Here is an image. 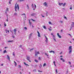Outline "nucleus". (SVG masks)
<instances>
[{
  "label": "nucleus",
  "instance_id": "f257e3e1",
  "mask_svg": "<svg viewBox=\"0 0 74 74\" xmlns=\"http://www.w3.org/2000/svg\"><path fill=\"white\" fill-rule=\"evenodd\" d=\"M72 46H70L69 47V53H71L72 52Z\"/></svg>",
  "mask_w": 74,
  "mask_h": 74
},
{
  "label": "nucleus",
  "instance_id": "f03ea898",
  "mask_svg": "<svg viewBox=\"0 0 74 74\" xmlns=\"http://www.w3.org/2000/svg\"><path fill=\"white\" fill-rule=\"evenodd\" d=\"M30 56H27V59L28 60L29 62H32V61L30 60Z\"/></svg>",
  "mask_w": 74,
  "mask_h": 74
},
{
  "label": "nucleus",
  "instance_id": "7ed1b4c3",
  "mask_svg": "<svg viewBox=\"0 0 74 74\" xmlns=\"http://www.w3.org/2000/svg\"><path fill=\"white\" fill-rule=\"evenodd\" d=\"M16 4H17V3H16L15 5V8H14L15 9V11H16V12L17 11V10H16V9L17 8V6H16Z\"/></svg>",
  "mask_w": 74,
  "mask_h": 74
},
{
  "label": "nucleus",
  "instance_id": "20e7f679",
  "mask_svg": "<svg viewBox=\"0 0 74 74\" xmlns=\"http://www.w3.org/2000/svg\"><path fill=\"white\" fill-rule=\"evenodd\" d=\"M16 30H17L16 29H14L13 30V31H14V34H15V35H16Z\"/></svg>",
  "mask_w": 74,
  "mask_h": 74
},
{
  "label": "nucleus",
  "instance_id": "39448f33",
  "mask_svg": "<svg viewBox=\"0 0 74 74\" xmlns=\"http://www.w3.org/2000/svg\"><path fill=\"white\" fill-rule=\"evenodd\" d=\"M44 5H45V7H48V6H47V2H45L44 3Z\"/></svg>",
  "mask_w": 74,
  "mask_h": 74
},
{
  "label": "nucleus",
  "instance_id": "423d86ee",
  "mask_svg": "<svg viewBox=\"0 0 74 74\" xmlns=\"http://www.w3.org/2000/svg\"><path fill=\"white\" fill-rule=\"evenodd\" d=\"M36 15V13H33L31 14V16H34V15Z\"/></svg>",
  "mask_w": 74,
  "mask_h": 74
},
{
  "label": "nucleus",
  "instance_id": "0eeeda50",
  "mask_svg": "<svg viewBox=\"0 0 74 74\" xmlns=\"http://www.w3.org/2000/svg\"><path fill=\"white\" fill-rule=\"evenodd\" d=\"M7 57L8 58V59L10 60V56H9L8 55H7Z\"/></svg>",
  "mask_w": 74,
  "mask_h": 74
},
{
  "label": "nucleus",
  "instance_id": "6e6552de",
  "mask_svg": "<svg viewBox=\"0 0 74 74\" xmlns=\"http://www.w3.org/2000/svg\"><path fill=\"white\" fill-rule=\"evenodd\" d=\"M49 52L50 53H52V52L53 53H55V51H53L52 50H51V51H49Z\"/></svg>",
  "mask_w": 74,
  "mask_h": 74
},
{
  "label": "nucleus",
  "instance_id": "1a4fd4ad",
  "mask_svg": "<svg viewBox=\"0 0 74 74\" xmlns=\"http://www.w3.org/2000/svg\"><path fill=\"white\" fill-rule=\"evenodd\" d=\"M17 7H18L17 9L18 11V10H19V5H17Z\"/></svg>",
  "mask_w": 74,
  "mask_h": 74
},
{
  "label": "nucleus",
  "instance_id": "9d476101",
  "mask_svg": "<svg viewBox=\"0 0 74 74\" xmlns=\"http://www.w3.org/2000/svg\"><path fill=\"white\" fill-rule=\"evenodd\" d=\"M71 26L73 27L74 26V22L72 23V24L71 25Z\"/></svg>",
  "mask_w": 74,
  "mask_h": 74
},
{
  "label": "nucleus",
  "instance_id": "9b49d317",
  "mask_svg": "<svg viewBox=\"0 0 74 74\" xmlns=\"http://www.w3.org/2000/svg\"><path fill=\"white\" fill-rule=\"evenodd\" d=\"M62 4H63V3H59V5H62Z\"/></svg>",
  "mask_w": 74,
  "mask_h": 74
},
{
  "label": "nucleus",
  "instance_id": "f8f14e48",
  "mask_svg": "<svg viewBox=\"0 0 74 74\" xmlns=\"http://www.w3.org/2000/svg\"><path fill=\"white\" fill-rule=\"evenodd\" d=\"M34 61L35 62H36V63L38 62V61L37 60H35Z\"/></svg>",
  "mask_w": 74,
  "mask_h": 74
},
{
  "label": "nucleus",
  "instance_id": "ddd939ff",
  "mask_svg": "<svg viewBox=\"0 0 74 74\" xmlns=\"http://www.w3.org/2000/svg\"><path fill=\"white\" fill-rule=\"evenodd\" d=\"M43 28H44V29H47V28L46 27H45V26H43Z\"/></svg>",
  "mask_w": 74,
  "mask_h": 74
},
{
  "label": "nucleus",
  "instance_id": "4468645a",
  "mask_svg": "<svg viewBox=\"0 0 74 74\" xmlns=\"http://www.w3.org/2000/svg\"><path fill=\"white\" fill-rule=\"evenodd\" d=\"M46 63H45L43 65V67H45V66H46Z\"/></svg>",
  "mask_w": 74,
  "mask_h": 74
},
{
  "label": "nucleus",
  "instance_id": "2eb2a0df",
  "mask_svg": "<svg viewBox=\"0 0 74 74\" xmlns=\"http://www.w3.org/2000/svg\"><path fill=\"white\" fill-rule=\"evenodd\" d=\"M66 3H64L63 5V7H64L66 5Z\"/></svg>",
  "mask_w": 74,
  "mask_h": 74
},
{
  "label": "nucleus",
  "instance_id": "dca6fc26",
  "mask_svg": "<svg viewBox=\"0 0 74 74\" xmlns=\"http://www.w3.org/2000/svg\"><path fill=\"white\" fill-rule=\"evenodd\" d=\"M29 23L30 25H32V23H30V20H29Z\"/></svg>",
  "mask_w": 74,
  "mask_h": 74
},
{
  "label": "nucleus",
  "instance_id": "f3484780",
  "mask_svg": "<svg viewBox=\"0 0 74 74\" xmlns=\"http://www.w3.org/2000/svg\"><path fill=\"white\" fill-rule=\"evenodd\" d=\"M38 36L39 37H41V36H40V33H39V34H38Z\"/></svg>",
  "mask_w": 74,
  "mask_h": 74
},
{
  "label": "nucleus",
  "instance_id": "a211bd4d",
  "mask_svg": "<svg viewBox=\"0 0 74 74\" xmlns=\"http://www.w3.org/2000/svg\"><path fill=\"white\" fill-rule=\"evenodd\" d=\"M27 8L28 9H29V5H27Z\"/></svg>",
  "mask_w": 74,
  "mask_h": 74
},
{
  "label": "nucleus",
  "instance_id": "6ab92c4d",
  "mask_svg": "<svg viewBox=\"0 0 74 74\" xmlns=\"http://www.w3.org/2000/svg\"><path fill=\"white\" fill-rule=\"evenodd\" d=\"M7 52V51L6 50H5L3 52V53H6Z\"/></svg>",
  "mask_w": 74,
  "mask_h": 74
},
{
  "label": "nucleus",
  "instance_id": "aec40b11",
  "mask_svg": "<svg viewBox=\"0 0 74 74\" xmlns=\"http://www.w3.org/2000/svg\"><path fill=\"white\" fill-rule=\"evenodd\" d=\"M14 64L16 66V62L15 61H14Z\"/></svg>",
  "mask_w": 74,
  "mask_h": 74
},
{
  "label": "nucleus",
  "instance_id": "412c9836",
  "mask_svg": "<svg viewBox=\"0 0 74 74\" xmlns=\"http://www.w3.org/2000/svg\"><path fill=\"white\" fill-rule=\"evenodd\" d=\"M32 8H34V5H33V3H32Z\"/></svg>",
  "mask_w": 74,
  "mask_h": 74
},
{
  "label": "nucleus",
  "instance_id": "4be33fe9",
  "mask_svg": "<svg viewBox=\"0 0 74 74\" xmlns=\"http://www.w3.org/2000/svg\"><path fill=\"white\" fill-rule=\"evenodd\" d=\"M46 40H45V41L47 43L48 42V39L47 38L46 39Z\"/></svg>",
  "mask_w": 74,
  "mask_h": 74
},
{
  "label": "nucleus",
  "instance_id": "5701e85b",
  "mask_svg": "<svg viewBox=\"0 0 74 74\" xmlns=\"http://www.w3.org/2000/svg\"><path fill=\"white\" fill-rule=\"evenodd\" d=\"M25 0H19V2H21L22 1H24Z\"/></svg>",
  "mask_w": 74,
  "mask_h": 74
},
{
  "label": "nucleus",
  "instance_id": "b1692460",
  "mask_svg": "<svg viewBox=\"0 0 74 74\" xmlns=\"http://www.w3.org/2000/svg\"><path fill=\"white\" fill-rule=\"evenodd\" d=\"M58 36V37H59V38H61L62 37V36H61L60 35H59V36Z\"/></svg>",
  "mask_w": 74,
  "mask_h": 74
},
{
  "label": "nucleus",
  "instance_id": "393cba45",
  "mask_svg": "<svg viewBox=\"0 0 74 74\" xmlns=\"http://www.w3.org/2000/svg\"><path fill=\"white\" fill-rule=\"evenodd\" d=\"M64 19H67V17H66L65 16H64Z\"/></svg>",
  "mask_w": 74,
  "mask_h": 74
},
{
  "label": "nucleus",
  "instance_id": "a878e982",
  "mask_svg": "<svg viewBox=\"0 0 74 74\" xmlns=\"http://www.w3.org/2000/svg\"><path fill=\"white\" fill-rule=\"evenodd\" d=\"M12 40H9V41H8V42H12Z\"/></svg>",
  "mask_w": 74,
  "mask_h": 74
},
{
  "label": "nucleus",
  "instance_id": "bb28decb",
  "mask_svg": "<svg viewBox=\"0 0 74 74\" xmlns=\"http://www.w3.org/2000/svg\"><path fill=\"white\" fill-rule=\"evenodd\" d=\"M12 1H11V0H10L9 2V3L10 4H11V2Z\"/></svg>",
  "mask_w": 74,
  "mask_h": 74
},
{
  "label": "nucleus",
  "instance_id": "cd10ccee",
  "mask_svg": "<svg viewBox=\"0 0 74 74\" xmlns=\"http://www.w3.org/2000/svg\"><path fill=\"white\" fill-rule=\"evenodd\" d=\"M36 53L37 54H40V53L39 52V51H38L36 52Z\"/></svg>",
  "mask_w": 74,
  "mask_h": 74
},
{
  "label": "nucleus",
  "instance_id": "c85d7f7f",
  "mask_svg": "<svg viewBox=\"0 0 74 74\" xmlns=\"http://www.w3.org/2000/svg\"><path fill=\"white\" fill-rule=\"evenodd\" d=\"M53 39L54 40V41H56V39H55V38H53Z\"/></svg>",
  "mask_w": 74,
  "mask_h": 74
},
{
  "label": "nucleus",
  "instance_id": "c756f323",
  "mask_svg": "<svg viewBox=\"0 0 74 74\" xmlns=\"http://www.w3.org/2000/svg\"><path fill=\"white\" fill-rule=\"evenodd\" d=\"M33 71H34L35 72H36V69H34Z\"/></svg>",
  "mask_w": 74,
  "mask_h": 74
},
{
  "label": "nucleus",
  "instance_id": "7c9ffc66",
  "mask_svg": "<svg viewBox=\"0 0 74 74\" xmlns=\"http://www.w3.org/2000/svg\"><path fill=\"white\" fill-rule=\"evenodd\" d=\"M62 61L63 62H65V60H64V59H63V60H62Z\"/></svg>",
  "mask_w": 74,
  "mask_h": 74
},
{
  "label": "nucleus",
  "instance_id": "2f4dec72",
  "mask_svg": "<svg viewBox=\"0 0 74 74\" xmlns=\"http://www.w3.org/2000/svg\"><path fill=\"white\" fill-rule=\"evenodd\" d=\"M38 71V72H40V73H42V71H39V70Z\"/></svg>",
  "mask_w": 74,
  "mask_h": 74
},
{
  "label": "nucleus",
  "instance_id": "473e14b6",
  "mask_svg": "<svg viewBox=\"0 0 74 74\" xmlns=\"http://www.w3.org/2000/svg\"><path fill=\"white\" fill-rule=\"evenodd\" d=\"M13 55L14 56H15V54H14V52L13 53Z\"/></svg>",
  "mask_w": 74,
  "mask_h": 74
},
{
  "label": "nucleus",
  "instance_id": "72a5a7b5",
  "mask_svg": "<svg viewBox=\"0 0 74 74\" xmlns=\"http://www.w3.org/2000/svg\"><path fill=\"white\" fill-rule=\"evenodd\" d=\"M37 66V65L36 64L34 66V67H36Z\"/></svg>",
  "mask_w": 74,
  "mask_h": 74
},
{
  "label": "nucleus",
  "instance_id": "f704fd0d",
  "mask_svg": "<svg viewBox=\"0 0 74 74\" xmlns=\"http://www.w3.org/2000/svg\"><path fill=\"white\" fill-rule=\"evenodd\" d=\"M31 20H32V21H33V22H34V21H36V20H33V19H31Z\"/></svg>",
  "mask_w": 74,
  "mask_h": 74
},
{
  "label": "nucleus",
  "instance_id": "c9c22d12",
  "mask_svg": "<svg viewBox=\"0 0 74 74\" xmlns=\"http://www.w3.org/2000/svg\"><path fill=\"white\" fill-rule=\"evenodd\" d=\"M4 26H7V25H6V24H5V23H4Z\"/></svg>",
  "mask_w": 74,
  "mask_h": 74
},
{
  "label": "nucleus",
  "instance_id": "e433bc0d",
  "mask_svg": "<svg viewBox=\"0 0 74 74\" xmlns=\"http://www.w3.org/2000/svg\"><path fill=\"white\" fill-rule=\"evenodd\" d=\"M56 71L57 73H58V70H57V69L56 70Z\"/></svg>",
  "mask_w": 74,
  "mask_h": 74
},
{
  "label": "nucleus",
  "instance_id": "4c0bfd02",
  "mask_svg": "<svg viewBox=\"0 0 74 74\" xmlns=\"http://www.w3.org/2000/svg\"><path fill=\"white\" fill-rule=\"evenodd\" d=\"M34 48H33V49H31L30 50V51H33V50Z\"/></svg>",
  "mask_w": 74,
  "mask_h": 74
},
{
  "label": "nucleus",
  "instance_id": "58836bf2",
  "mask_svg": "<svg viewBox=\"0 0 74 74\" xmlns=\"http://www.w3.org/2000/svg\"><path fill=\"white\" fill-rule=\"evenodd\" d=\"M18 67L19 68H21V65H19Z\"/></svg>",
  "mask_w": 74,
  "mask_h": 74
},
{
  "label": "nucleus",
  "instance_id": "ea45409f",
  "mask_svg": "<svg viewBox=\"0 0 74 74\" xmlns=\"http://www.w3.org/2000/svg\"><path fill=\"white\" fill-rule=\"evenodd\" d=\"M24 29H25V30H27V27H24Z\"/></svg>",
  "mask_w": 74,
  "mask_h": 74
},
{
  "label": "nucleus",
  "instance_id": "a19ab883",
  "mask_svg": "<svg viewBox=\"0 0 74 74\" xmlns=\"http://www.w3.org/2000/svg\"><path fill=\"white\" fill-rule=\"evenodd\" d=\"M68 35H69V36H70L71 37V34H68Z\"/></svg>",
  "mask_w": 74,
  "mask_h": 74
},
{
  "label": "nucleus",
  "instance_id": "79ce46f5",
  "mask_svg": "<svg viewBox=\"0 0 74 74\" xmlns=\"http://www.w3.org/2000/svg\"><path fill=\"white\" fill-rule=\"evenodd\" d=\"M34 6H35V8H36V4L34 5Z\"/></svg>",
  "mask_w": 74,
  "mask_h": 74
},
{
  "label": "nucleus",
  "instance_id": "37998d69",
  "mask_svg": "<svg viewBox=\"0 0 74 74\" xmlns=\"http://www.w3.org/2000/svg\"><path fill=\"white\" fill-rule=\"evenodd\" d=\"M57 36H59V33H58L57 34Z\"/></svg>",
  "mask_w": 74,
  "mask_h": 74
},
{
  "label": "nucleus",
  "instance_id": "c03bdc74",
  "mask_svg": "<svg viewBox=\"0 0 74 74\" xmlns=\"http://www.w3.org/2000/svg\"><path fill=\"white\" fill-rule=\"evenodd\" d=\"M49 24L50 25L51 24V22H49Z\"/></svg>",
  "mask_w": 74,
  "mask_h": 74
},
{
  "label": "nucleus",
  "instance_id": "a18cd8bd",
  "mask_svg": "<svg viewBox=\"0 0 74 74\" xmlns=\"http://www.w3.org/2000/svg\"><path fill=\"white\" fill-rule=\"evenodd\" d=\"M32 36H30V35H29V38H31V37Z\"/></svg>",
  "mask_w": 74,
  "mask_h": 74
},
{
  "label": "nucleus",
  "instance_id": "49530a36",
  "mask_svg": "<svg viewBox=\"0 0 74 74\" xmlns=\"http://www.w3.org/2000/svg\"><path fill=\"white\" fill-rule=\"evenodd\" d=\"M35 56H37V53H35Z\"/></svg>",
  "mask_w": 74,
  "mask_h": 74
},
{
  "label": "nucleus",
  "instance_id": "de8ad7c7",
  "mask_svg": "<svg viewBox=\"0 0 74 74\" xmlns=\"http://www.w3.org/2000/svg\"><path fill=\"white\" fill-rule=\"evenodd\" d=\"M14 15H17V13H16V12L15 13H14Z\"/></svg>",
  "mask_w": 74,
  "mask_h": 74
},
{
  "label": "nucleus",
  "instance_id": "09e8293b",
  "mask_svg": "<svg viewBox=\"0 0 74 74\" xmlns=\"http://www.w3.org/2000/svg\"><path fill=\"white\" fill-rule=\"evenodd\" d=\"M32 34H33L32 33H31V34H30V35L31 36H32Z\"/></svg>",
  "mask_w": 74,
  "mask_h": 74
},
{
  "label": "nucleus",
  "instance_id": "8fccbe9b",
  "mask_svg": "<svg viewBox=\"0 0 74 74\" xmlns=\"http://www.w3.org/2000/svg\"><path fill=\"white\" fill-rule=\"evenodd\" d=\"M63 59V58H62L60 59V60H62Z\"/></svg>",
  "mask_w": 74,
  "mask_h": 74
},
{
  "label": "nucleus",
  "instance_id": "3c124183",
  "mask_svg": "<svg viewBox=\"0 0 74 74\" xmlns=\"http://www.w3.org/2000/svg\"><path fill=\"white\" fill-rule=\"evenodd\" d=\"M41 60V58L39 57V60Z\"/></svg>",
  "mask_w": 74,
  "mask_h": 74
},
{
  "label": "nucleus",
  "instance_id": "603ef678",
  "mask_svg": "<svg viewBox=\"0 0 74 74\" xmlns=\"http://www.w3.org/2000/svg\"><path fill=\"white\" fill-rule=\"evenodd\" d=\"M8 18H7V19L6 20V21H7V22H8Z\"/></svg>",
  "mask_w": 74,
  "mask_h": 74
},
{
  "label": "nucleus",
  "instance_id": "864d4df0",
  "mask_svg": "<svg viewBox=\"0 0 74 74\" xmlns=\"http://www.w3.org/2000/svg\"><path fill=\"white\" fill-rule=\"evenodd\" d=\"M6 11H8V8H7Z\"/></svg>",
  "mask_w": 74,
  "mask_h": 74
},
{
  "label": "nucleus",
  "instance_id": "5fc2aeb1",
  "mask_svg": "<svg viewBox=\"0 0 74 74\" xmlns=\"http://www.w3.org/2000/svg\"><path fill=\"white\" fill-rule=\"evenodd\" d=\"M55 63H56V62H55V61H54L53 62V63L54 64H55Z\"/></svg>",
  "mask_w": 74,
  "mask_h": 74
},
{
  "label": "nucleus",
  "instance_id": "6e6d98bb",
  "mask_svg": "<svg viewBox=\"0 0 74 74\" xmlns=\"http://www.w3.org/2000/svg\"><path fill=\"white\" fill-rule=\"evenodd\" d=\"M69 64H71V62H69Z\"/></svg>",
  "mask_w": 74,
  "mask_h": 74
},
{
  "label": "nucleus",
  "instance_id": "4d7b16f0",
  "mask_svg": "<svg viewBox=\"0 0 74 74\" xmlns=\"http://www.w3.org/2000/svg\"><path fill=\"white\" fill-rule=\"evenodd\" d=\"M24 64H25V65H26V63H25V62H24Z\"/></svg>",
  "mask_w": 74,
  "mask_h": 74
},
{
  "label": "nucleus",
  "instance_id": "13d9d810",
  "mask_svg": "<svg viewBox=\"0 0 74 74\" xmlns=\"http://www.w3.org/2000/svg\"><path fill=\"white\" fill-rule=\"evenodd\" d=\"M70 10H72V8H71H71H70Z\"/></svg>",
  "mask_w": 74,
  "mask_h": 74
},
{
  "label": "nucleus",
  "instance_id": "bf43d9fd",
  "mask_svg": "<svg viewBox=\"0 0 74 74\" xmlns=\"http://www.w3.org/2000/svg\"><path fill=\"white\" fill-rule=\"evenodd\" d=\"M41 15H42V17H45L44 16L42 15V14Z\"/></svg>",
  "mask_w": 74,
  "mask_h": 74
},
{
  "label": "nucleus",
  "instance_id": "052dcab7",
  "mask_svg": "<svg viewBox=\"0 0 74 74\" xmlns=\"http://www.w3.org/2000/svg\"><path fill=\"white\" fill-rule=\"evenodd\" d=\"M5 31L6 32V33H7V29H6Z\"/></svg>",
  "mask_w": 74,
  "mask_h": 74
},
{
  "label": "nucleus",
  "instance_id": "680f3d73",
  "mask_svg": "<svg viewBox=\"0 0 74 74\" xmlns=\"http://www.w3.org/2000/svg\"><path fill=\"white\" fill-rule=\"evenodd\" d=\"M22 45H20L19 46V47H20V48H21V47H22Z\"/></svg>",
  "mask_w": 74,
  "mask_h": 74
},
{
  "label": "nucleus",
  "instance_id": "e2e57ef3",
  "mask_svg": "<svg viewBox=\"0 0 74 74\" xmlns=\"http://www.w3.org/2000/svg\"><path fill=\"white\" fill-rule=\"evenodd\" d=\"M49 29L50 31H51V30H52V29Z\"/></svg>",
  "mask_w": 74,
  "mask_h": 74
},
{
  "label": "nucleus",
  "instance_id": "0e129e2a",
  "mask_svg": "<svg viewBox=\"0 0 74 74\" xmlns=\"http://www.w3.org/2000/svg\"><path fill=\"white\" fill-rule=\"evenodd\" d=\"M37 33H38V34H39L40 33L39 32H38V31H37Z\"/></svg>",
  "mask_w": 74,
  "mask_h": 74
},
{
  "label": "nucleus",
  "instance_id": "69168bd1",
  "mask_svg": "<svg viewBox=\"0 0 74 74\" xmlns=\"http://www.w3.org/2000/svg\"><path fill=\"white\" fill-rule=\"evenodd\" d=\"M31 66H32V67H33V66H33V65H32H32H31Z\"/></svg>",
  "mask_w": 74,
  "mask_h": 74
},
{
  "label": "nucleus",
  "instance_id": "338daca9",
  "mask_svg": "<svg viewBox=\"0 0 74 74\" xmlns=\"http://www.w3.org/2000/svg\"><path fill=\"white\" fill-rule=\"evenodd\" d=\"M73 27L71 26V29L72 28H73Z\"/></svg>",
  "mask_w": 74,
  "mask_h": 74
},
{
  "label": "nucleus",
  "instance_id": "774afa93",
  "mask_svg": "<svg viewBox=\"0 0 74 74\" xmlns=\"http://www.w3.org/2000/svg\"><path fill=\"white\" fill-rule=\"evenodd\" d=\"M45 55H47V56L48 55L47 54V53H45Z\"/></svg>",
  "mask_w": 74,
  "mask_h": 74
}]
</instances>
